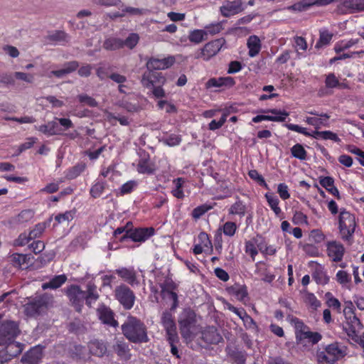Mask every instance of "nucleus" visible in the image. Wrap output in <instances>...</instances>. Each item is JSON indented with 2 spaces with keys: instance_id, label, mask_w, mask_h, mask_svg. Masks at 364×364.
Masks as SVG:
<instances>
[{
  "instance_id": "nucleus-39",
  "label": "nucleus",
  "mask_w": 364,
  "mask_h": 364,
  "mask_svg": "<svg viewBox=\"0 0 364 364\" xmlns=\"http://www.w3.org/2000/svg\"><path fill=\"white\" fill-rule=\"evenodd\" d=\"M313 138L316 139L331 140L337 143L341 141L338 134L331 131L315 130L314 131Z\"/></svg>"
},
{
  "instance_id": "nucleus-62",
  "label": "nucleus",
  "mask_w": 364,
  "mask_h": 364,
  "mask_svg": "<svg viewBox=\"0 0 364 364\" xmlns=\"http://www.w3.org/2000/svg\"><path fill=\"white\" fill-rule=\"evenodd\" d=\"M77 99L80 103L87 105L90 107H96L98 105L97 102L93 97L85 94L79 95Z\"/></svg>"
},
{
  "instance_id": "nucleus-13",
  "label": "nucleus",
  "mask_w": 364,
  "mask_h": 364,
  "mask_svg": "<svg viewBox=\"0 0 364 364\" xmlns=\"http://www.w3.org/2000/svg\"><path fill=\"white\" fill-rule=\"evenodd\" d=\"M5 350L0 353V364L11 360L12 358L20 355L23 350V345L20 342L15 341V339L5 344Z\"/></svg>"
},
{
  "instance_id": "nucleus-27",
  "label": "nucleus",
  "mask_w": 364,
  "mask_h": 364,
  "mask_svg": "<svg viewBox=\"0 0 364 364\" xmlns=\"http://www.w3.org/2000/svg\"><path fill=\"white\" fill-rule=\"evenodd\" d=\"M194 316L192 314H188L183 316L179 321L181 333L183 337L187 338L190 336L191 328L194 324Z\"/></svg>"
},
{
  "instance_id": "nucleus-36",
  "label": "nucleus",
  "mask_w": 364,
  "mask_h": 364,
  "mask_svg": "<svg viewBox=\"0 0 364 364\" xmlns=\"http://www.w3.org/2000/svg\"><path fill=\"white\" fill-rule=\"evenodd\" d=\"M336 282L343 287L350 289L351 287V275L345 270H338L335 277Z\"/></svg>"
},
{
  "instance_id": "nucleus-8",
  "label": "nucleus",
  "mask_w": 364,
  "mask_h": 364,
  "mask_svg": "<svg viewBox=\"0 0 364 364\" xmlns=\"http://www.w3.org/2000/svg\"><path fill=\"white\" fill-rule=\"evenodd\" d=\"M161 289V296L164 299L172 301L171 311H175L178 305V296L177 294L178 285L170 278H166L164 281L159 284Z\"/></svg>"
},
{
  "instance_id": "nucleus-7",
  "label": "nucleus",
  "mask_w": 364,
  "mask_h": 364,
  "mask_svg": "<svg viewBox=\"0 0 364 364\" xmlns=\"http://www.w3.org/2000/svg\"><path fill=\"white\" fill-rule=\"evenodd\" d=\"M226 41L223 38L215 39L204 45V46L195 53L196 59H203L208 61L215 56L225 46Z\"/></svg>"
},
{
  "instance_id": "nucleus-20",
  "label": "nucleus",
  "mask_w": 364,
  "mask_h": 364,
  "mask_svg": "<svg viewBox=\"0 0 364 364\" xmlns=\"http://www.w3.org/2000/svg\"><path fill=\"white\" fill-rule=\"evenodd\" d=\"M166 79L161 73H153L152 70L145 73L141 79L143 86L147 88L154 87L156 83L164 85Z\"/></svg>"
},
{
  "instance_id": "nucleus-14",
  "label": "nucleus",
  "mask_w": 364,
  "mask_h": 364,
  "mask_svg": "<svg viewBox=\"0 0 364 364\" xmlns=\"http://www.w3.org/2000/svg\"><path fill=\"white\" fill-rule=\"evenodd\" d=\"M309 267L311 269L312 278L317 284L326 285L329 282L330 277L323 265L317 262L311 261L309 262Z\"/></svg>"
},
{
  "instance_id": "nucleus-47",
  "label": "nucleus",
  "mask_w": 364,
  "mask_h": 364,
  "mask_svg": "<svg viewBox=\"0 0 364 364\" xmlns=\"http://www.w3.org/2000/svg\"><path fill=\"white\" fill-rule=\"evenodd\" d=\"M136 171L139 173L153 174L155 171V168L149 163V160L141 159L137 164Z\"/></svg>"
},
{
  "instance_id": "nucleus-16",
  "label": "nucleus",
  "mask_w": 364,
  "mask_h": 364,
  "mask_svg": "<svg viewBox=\"0 0 364 364\" xmlns=\"http://www.w3.org/2000/svg\"><path fill=\"white\" fill-rule=\"evenodd\" d=\"M345 247L340 242L332 240L326 243V253L333 262H341L345 254Z\"/></svg>"
},
{
  "instance_id": "nucleus-56",
  "label": "nucleus",
  "mask_w": 364,
  "mask_h": 364,
  "mask_svg": "<svg viewBox=\"0 0 364 364\" xmlns=\"http://www.w3.org/2000/svg\"><path fill=\"white\" fill-rule=\"evenodd\" d=\"M264 112L271 113L272 115H269L272 117H275L277 119H279L278 120H270L271 122H284L286 118L289 115V113L285 110H281L277 109H272L264 111Z\"/></svg>"
},
{
  "instance_id": "nucleus-19",
  "label": "nucleus",
  "mask_w": 364,
  "mask_h": 364,
  "mask_svg": "<svg viewBox=\"0 0 364 364\" xmlns=\"http://www.w3.org/2000/svg\"><path fill=\"white\" fill-rule=\"evenodd\" d=\"M9 263L17 269H24L28 268L33 257L30 254L14 253L8 257Z\"/></svg>"
},
{
  "instance_id": "nucleus-53",
  "label": "nucleus",
  "mask_w": 364,
  "mask_h": 364,
  "mask_svg": "<svg viewBox=\"0 0 364 364\" xmlns=\"http://www.w3.org/2000/svg\"><path fill=\"white\" fill-rule=\"evenodd\" d=\"M326 303L329 308L336 310L340 313L341 310V304L338 299L333 296L331 292H326L325 294Z\"/></svg>"
},
{
  "instance_id": "nucleus-2",
  "label": "nucleus",
  "mask_w": 364,
  "mask_h": 364,
  "mask_svg": "<svg viewBox=\"0 0 364 364\" xmlns=\"http://www.w3.org/2000/svg\"><path fill=\"white\" fill-rule=\"evenodd\" d=\"M53 305V297L48 294H42L28 299L23 305V314L28 318H37L46 314Z\"/></svg>"
},
{
  "instance_id": "nucleus-29",
  "label": "nucleus",
  "mask_w": 364,
  "mask_h": 364,
  "mask_svg": "<svg viewBox=\"0 0 364 364\" xmlns=\"http://www.w3.org/2000/svg\"><path fill=\"white\" fill-rule=\"evenodd\" d=\"M98 316L102 323L112 326H117V321L114 318L112 311L106 306H102L97 310Z\"/></svg>"
},
{
  "instance_id": "nucleus-15",
  "label": "nucleus",
  "mask_w": 364,
  "mask_h": 364,
  "mask_svg": "<svg viewBox=\"0 0 364 364\" xmlns=\"http://www.w3.org/2000/svg\"><path fill=\"white\" fill-rule=\"evenodd\" d=\"M172 311H164L161 316V323L164 326L166 336L169 337V339L171 341H174L176 338V326L173 319V314L171 313Z\"/></svg>"
},
{
  "instance_id": "nucleus-30",
  "label": "nucleus",
  "mask_w": 364,
  "mask_h": 364,
  "mask_svg": "<svg viewBox=\"0 0 364 364\" xmlns=\"http://www.w3.org/2000/svg\"><path fill=\"white\" fill-rule=\"evenodd\" d=\"M203 340L210 344H217L222 339V336L215 327H208L203 332Z\"/></svg>"
},
{
  "instance_id": "nucleus-22",
  "label": "nucleus",
  "mask_w": 364,
  "mask_h": 364,
  "mask_svg": "<svg viewBox=\"0 0 364 364\" xmlns=\"http://www.w3.org/2000/svg\"><path fill=\"white\" fill-rule=\"evenodd\" d=\"M346 322L343 326L348 336L356 337V333L362 328L363 326L360 319L355 316H350V318H346Z\"/></svg>"
},
{
  "instance_id": "nucleus-58",
  "label": "nucleus",
  "mask_w": 364,
  "mask_h": 364,
  "mask_svg": "<svg viewBox=\"0 0 364 364\" xmlns=\"http://www.w3.org/2000/svg\"><path fill=\"white\" fill-rule=\"evenodd\" d=\"M213 207L208 204H203L201 205H199L196 208H195L191 213V215L193 219L198 220L199 219L202 215H203L205 213H207L208 210H211Z\"/></svg>"
},
{
  "instance_id": "nucleus-32",
  "label": "nucleus",
  "mask_w": 364,
  "mask_h": 364,
  "mask_svg": "<svg viewBox=\"0 0 364 364\" xmlns=\"http://www.w3.org/2000/svg\"><path fill=\"white\" fill-rule=\"evenodd\" d=\"M90 353L95 356L102 357L107 353V346L102 341L94 340L89 343Z\"/></svg>"
},
{
  "instance_id": "nucleus-50",
  "label": "nucleus",
  "mask_w": 364,
  "mask_h": 364,
  "mask_svg": "<svg viewBox=\"0 0 364 364\" xmlns=\"http://www.w3.org/2000/svg\"><path fill=\"white\" fill-rule=\"evenodd\" d=\"M86 168L85 163L80 162L69 168L66 173V177L68 179H75L79 176Z\"/></svg>"
},
{
  "instance_id": "nucleus-44",
  "label": "nucleus",
  "mask_w": 364,
  "mask_h": 364,
  "mask_svg": "<svg viewBox=\"0 0 364 364\" xmlns=\"http://www.w3.org/2000/svg\"><path fill=\"white\" fill-rule=\"evenodd\" d=\"M123 46L124 41L114 37L105 39L103 43V48L107 50H115L122 48Z\"/></svg>"
},
{
  "instance_id": "nucleus-40",
  "label": "nucleus",
  "mask_w": 364,
  "mask_h": 364,
  "mask_svg": "<svg viewBox=\"0 0 364 364\" xmlns=\"http://www.w3.org/2000/svg\"><path fill=\"white\" fill-rule=\"evenodd\" d=\"M67 280L65 274L55 276L48 282L42 284L43 289H55L60 287Z\"/></svg>"
},
{
  "instance_id": "nucleus-5",
  "label": "nucleus",
  "mask_w": 364,
  "mask_h": 364,
  "mask_svg": "<svg viewBox=\"0 0 364 364\" xmlns=\"http://www.w3.org/2000/svg\"><path fill=\"white\" fill-rule=\"evenodd\" d=\"M55 120L50 121L46 124L35 126L36 129L47 135H60L63 131L73 127V123L69 118H55Z\"/></svg>"
},
{
  "instance_id": "nucleus-46",
  "label": "nucleus",
  "mask_w": 364,
  "mask_h": 364,
  "mask_svg": "<svg viewBox=\"0 0 364 364\" xmlns=\"http://www.w3.org/2000/svg\"><path fill=\"white\" fill-rule=\"evenodd\" d=\"M207 36V32H205V29H195L190 32L188 39L191 43L199 44L205 40Z\"/></svg>"
},
{
  "instance_id": "nucleus-37",
  "label": "nucleus",
  "mask_w": 364,
  "mask_h": 364,
  "mask_svg": "<svg viewBox=\"0 0 364 364\" xmlns=\"http://www.w3.org/2000/svg\"><path fill=\"white\" fill-rule=\"evenodd\" d=\"M114 350L123 360H129L131 357L128 345L124 341H117L113 346Z\"/></svg>"
},
{
  "instance_id": "nucleus-4",
  "label": "nucleus",
  "mask_w": 364,
  "mask_h": 364,
  "mask_svg": "<svg viewBox=\"0 0 364 364\" xmlns=\"http://www.w3.org/2000/svg\"><path fill=\"white\" fill-rule=\"evenodd\" d=\"M347 354V348L338 343L333 342L327 345L324 350L316 352L318 364H334Z\"/></svg>"
},
{
  "instance_id": "nucleus-28",
  "label": "nucleus",
  "mask_w": 364,
  "mask_h": 364,
  "mask_svg": "<svg viewBox=\"0 0 364 364\" xmlns=\"http://www.w3.org/2000/svg\"><path fill=\"white\" fill-rule=\"evenodd\" d=\"M255 273L260 277L261 279L264 282L271 283L275 279V276L266 267L264 263L262 262H257Z\"/></svg>"
},
{
  "instance_id": "nucleus-34",
  "label": "nucleus",
  "mask_w": 364,
  "mask_h": 364,
  "mask_svg": "<svg viewBox=\"0 0 364 364\" xmlns=\"http://www.w3.org/2000/svg\"><path fill=\"white\" fill-rule=\"evenodd\" d=\"M186 183V179L179 177L173 180V188L171 190V194L178 199H183L185 196L183 193V186Z\"/></svg>"
},
{
  "instance_id": "nucleus-60",
  "label": "nucleus",
  "mask_w": 364,
  "mask_h": 364,
  "mask_svg": "<svg viewBox=\"0 0 364 364\" xmlns=\"http://www.w3.org/2000/svg\"><path fill=\"white\" fill-rule=\"evenodd\" d=\"M34 213L31 210H22L16 218V220L19 223H27L33 219Z\"/></svg>"
},
{
  "instance_id": "nucleus-61",
  "label": "nucleus",
  "mask_w": 364,
  "mask_h": 364,
  "mask_svg": "<svg viewBox=\"0 0 364 364\" xmlns=\"http://www.w3.org/2000/svg\"><path fill=\"white\" fill-rule=\"evenodd\" d=\"M248 175L251 179L257 182L260 186H264L266 188H268V186L264 177L261 174H259L257 170L253 169L249 171Z\"/></svg>"
},
{
  "instance_id": "nucleus-23",
  "label": "nucleus",
  "mask_w": 364,
  "mask_h": 364,
  "mask_svg": "<svg viewBox=\"0 0 364 364\" xmlns=\"http://www.w3.org/2000/svg\"><path fill=\"white\" fill-rule=\"evenodd\" d=\"M235 84V81L232 77H213L209 79L205 83L206 88L211 87H231Z\"/></svg>"
},
{
  "instance_id": "nucleus-48",
  "label": "nucleus",
  "mask_w": 364,
  "mask_h": 364,
  "mask_svg": "<svg viewBox=\"0 0 364 364\" xmlns=\"http://www.w3.org/2000/svg\"><path fill=\"white\" fill-rule=\"evenodd\" d=\"M358 43V39H350V40H343L337 42L334 46V50L336 53H340L351 47L355 46Z\"/></svg>"
},
{
  "instance_id": "nucleus-49",
  "label": "nucleus",
  "mask_w": 364,
  "mask_h": 364,
  "mask_svg": "<svg viewBox=\"0 0 364 364\" xmlns=\"http://www.w3.org/2000/svg\"><path fill=\"white\" fill-rule=\"evenodd\" d=\"M343 6L353 11H364V0H345Z\"/></svg>"
},
{
  "instance_id": "nucleus-42",
  "label": "nucleus",
  "mask_w": 364,
  "mask_h": 364,
  "mask_svg": "<svg viewBox=\"0 0 364 364\" xmlns=\"http://www.w3.org/2000/svg\"><path fill=\"white\" fill-rule=\"evenodd\" d=\"M48 40L55 44H63L69 41V36L63 31H55L50 33L48 37Z\"/></svg>"
},
{
  "instance_id": "nucleus-25",
  "label": "nucleus",
  "mask_w": 364,
  "mask_h": 364,
  "mask_svg": "<svg viewBox=\"0 0 364 364\" xmlns=\"http://www.w3.org/2000/svg\"><path fill=\"white\" fill-rule=\"evenodd\" d=\"M78 67L79 63L75 60L67 62L63 65V68L51 71L48 77H51L52 75H54L58 78H61L63 76L75 71Z\"/></svg>"
},
{
  "instance_id": "nucleus-26",
  "label": "nucleus",
  "mask_w": 364,
  "mask_h": 364,
  "mask_svg": "<svg viewBox=\"0 0 364 364\" xmlns=\"http://www.w3.org/2000/svg\"><path fill=\"white\" fill-rule=\"evenodd\" d=\"M330 116L328 114L321 113L316 117H307L305 122L318 130L322 127H328V120Z\"/></svg>"
},
{
  "instance_id": "nucleus-6",
  "label": "nucleus",
  "mask_w": 364,
  "mask_h": 364,
  "mask_svg": "<svg viewBox=\"0 0 364 364\" xmlns=\"http://www.w3.org/2000/svg\"><path fill=\"white\" fill-rule=\"evenodd\" d=\"M291 322L294 326L296 339L298 343L303 344L304 341L307 339L314 345L322 339L321 333L309 331L308 326L299 318L296 317L292 318Z\"/></svg>"
},
{
  "instance_id": "nucleus-10",
  "label": "nucleus",
  "mask_w": 364,
  "mask_h": 364,
  "mask_svg": "<svg viewBox=\"0 0 364 364\" xmlns=\"http://www.w3.org/2000/svg\"><path fill=\"white\" fill-rule=\"evenodd\" d=\"M65 294L68 296L70 303L80 312L84 305L85 291L77 284H71L65 289Z\"/></svg>"
},
{
  "instance_id": "nucleus-59",
  "label": "nucleus",
  "mask_w": 364,
  "mask_h": 364,
  "mask_svg": "<svg viewBox=\"0 0 364 364\" xmlns=\"http://www.w3.org/2000/svg\"><path fill=\"white\" fill-rule=\"evenodd\" d=\"M75 213H76V210L75 209L68 210L63 213H59V214L56 215L55 216V220L58 223H63L65 221H70L74 218Z\"/></svg>"
},
{
  "instance_id": "nucleus-54",
  "label": "nucleus",
  "mask_w": 364,
  "mask_h": 364,
  "mask_svg": "<svg viewBox=\"0 0 364 364\" xmlns=\"http://www.w3.org/2000/svg\"><path fill=\"white\" fill-rule=\"evenodd\" d=\"M319 39L316 42V48L327 46L332 40L333 34L327 30L320 31Z\"/></svg>"
},
{
  "instance_id": "nucleus-57",
  "label": "nucleus",
  "mask_w": 364,
  "mask_h": 364,
  "mask_svg": "<svg viewBox=\"0 0 364 364\" xmlns=\"http://www.w3.org/2000/svg\"><path fill=\"white\" fill-rule=\"evenodd\" d=\"M237 230V225L236 223L230 221L225 223L222 228L223 234L230 237H232L235 235Z\"/></svg>"
},
{
  "instance_id": "nucleus-12",
  "label": "nucleus",
  "mask_w": 364,
  "mask_h": 364,
  "mask_svg": "<svg viewBox=\"0 0 364 364\" xmlns=\"http://www.w3.org/2000/svg\"><path fill=\"white\" fill-rule=\"evenodd\" d=\"M155 230L154 228H139L133 230H127L121 238L120 241L122 242L127 238L131 239L133 242H144L149 237L154 235Z\"/></svg>"
},
{
  "instance_id": "nucleus-64",
  "label": "nucleus",
  "mask_w": 364,
  "mask_h": 364,
  "mask_svg": "<svg viewBox=\"0 0 364 364\" xmlns=\"http://www.w3.org/2000/svg\"><path fill=\"white\" fill-rule=\"evenodd\" d=\"M136 186L137 183L135 181H127L120 187V195L123 196L132 193Z\"/></svg>"
},
{
  "instance_id": "nucleus-35",
  "label": "nucleus",
  "mask_w": 364,
  "mask_h": 364,
  "mask_svg": "<svg viewBox=\"0 0 364 364\" xmlns=\"http://www.w3.org/2000/svg\"><path fill=\"white\" fill-rule=\"evenodd\" d=\"M258 240L257 237H253L250 240H247L245 242V253L249 255L252 261H255V257L258 254L257 247H261L259 244H257Z\"/></svg>"
},
{
  "instance_id": "nucleus-33",
  "label": "nucleus",
  "mask_w": 364,
  "mask_h": 364,
  "mask_svg": "<svg viewBox=\"0 0 364 364\" xmlns=\"http://www.w3.org/2000/svg\"><path fill=\"white\" fill-rule=\"evenodd\" d=\"M336 0H313L311 3H306L305 1L298 2L291 6L293 10L304 11L308 9L309 6L316 4L318 6H326Z\"/></svg>"
},
{
  "instance_id": "nucleus-45",
  "label": "nucleus",
  "mask_w": 364,
  "mask_h": 364,
  "mask_svg": "<svg viewBox=\"0 0 364 364\" xmlns=\"http://www.w3.org/2000/svg\"><path fill=\"white\" fill-rule=\"evenodd\" d=\"M105 181H101L99 178H97L95 181L94 184L91 186L90 191V196L94 198L100 197L105 189Z\"/></svg>"
},
{
  "instance_id": "nucleus-17",
  "label": "nucleus",
  "mask_w": 364,
  "mask_h": 364,
  "mask_svg": "<svg viewBox=\"0 0 364 364\" xmlns=\"http://www.w3.org/2000/svg\"><path fill=\"white\" fill-rule=\"evenodd\" d=\"M175 62L176 58L173 55L162 59L151 58L146 63V68L149 70H165L171 67Z\"/></svg>"
},
{
  "instance_id": "nucleus-51",
  "label": "nucleus",
  "mask_w": 364,
  "mask_h": 364,
  "mask_svg": "<svg viewBox=\"0 0 364 364\" xmlns=\"http://www.w3.org/2000/svg\"><path fill=\"white\" fill-rule=\"evenodd\" d=\"M181 136L176 134H170L162 137L161 141L168 146H175L181 144Z\"/></svg>"
},
{
  "instance_id": "nucleus-38",
  "label": "nucleus",
  "mask_w": 364,
  "mask_h": 364,
  "mask_svg": "<svg viewBox=\"0 0 364 364\" xmlns=\"http://www.w3.org/2000/svg\"><path fill=\"white\" fill-rule=\"evenodd\" d=\"M43 349L39 346L32 348L24 355L25 359L31 364L37 363L42 358Z\"/></svg>"
},
{
  "instance_id": "nucleus-21",
  "label": "nucleus",
  "mask_w": 364,
  "mask_h": 364,
  "mask_svg": "<svg viewBox=\"0 0 364 364\" xmlns=\"http://www.w3.org/2000/svg\"><path fill=\"white\" fill-rule=\"evenodd\" d=\"M221 14L225 17H230L243 11L241 0L228 1L220 7Z\"/></svg>"
},
{
  "instance_id": "nucleus-11",
  "label": "nucleus",
  "mask_w": 364,
  "mask_h": 364,
  "mask_svg": "<svg viewBox=\"0 0 364 364\" xmlns=\"http://www.w3.org/2000/svg\"><path fill=\"white\" fill-rule=\"evenodd\" d=\"M19 333L18 325L13 321H4L0 325V346L11 342L16 338Z\"/></svg>"
},
{
  "instance_id": "nucleus-41",
  "label": "nucleus",
  "mask_w": 364,
  "mask_h": 364,
  "mask_svg": "<svg viewBox=\"0 0 364 364\" xmlns=\"http://www.w3.org/2000/svg\"><path fill=\"white\" fill-rule=\"evenodd\" d=\"M99 299V294L97 287L94 283L89 282L87 285V291H85L86 304L90 306L92 302L96 301Z\"/></svg>"
},
{
  "instance_id": "nucleus-18",
  "label": "nucleus",
  "mask_w": 364,
  "mask_h": 364,
  "mask_svg": "<svg viewBox=\"0 0 364 364\" xmlns=\"http://www.w3.org/2000/svg\"><path fill=\"white\" fill-rule=\"evenodd\" d=\"M116 274L125 282L132 287L139 286L138 274L133 267H121L115 270Z\"/></svg>"
},
{
  "instance_id": "nucleus-52",
  "label": "nucleus",
  "mask_w": 364,
  "mask_h": 364,
  "mask_svg": "<svg viewBox=\"0 0 364 364\" xmlns=\"http://www.w3.org/2000/svg\"><path fill=\"white\" fill-rule=\"evenodd\" d=\"M291 154L293 157L301 161H305L307 158V152L300 144H296L291 148Z\"/></svg>"
},
{
  "instance_id": "nucleus-55",
  "label": "nucleus",
  "mask_w": 364,
  "mask_h": 364,
  "mask_svg": "<svg viewBox=\"0 0 364 364\" xmlns=\"http://www.w3.org/2000/svg\"><path fill=\"white\" fill-rule=\"evenodd\" d=\"M291 220L296 225H309L307 215L299 210L294 211Z\"/></svg>"
},
{
  "instance_id": "nucleus-3",
  "label": "nucleus",
  "mask_w": 364,
  "mask_h": 364,
  "mask_svg": "<svg viewBox=\"0 0 364 364\" xmlns=\"http://www.w3.org/2000/svg\"><path fill=\"white\" fill-rule=\"evenodd\" d=\"M356 226L355 216L345 208H341L338 215V230L341 238L344 242L349 244L353 242Z\"/></svg>"
},
{
  "instance_id": "nucleus-31",
  "label": "nucleus",
  "mask_w": 364,
  "mask_h": 364,
  "mask_svg": "<svg viewBox=\"0 0 364 364\" xmlns=\"http://www.w3.org/2000/svg\"><path fill=\"white\" fill-rule=\"evenodd\" d=\"M249 49L248 55L250 57H255L259 54L261 50V41L258 36L255 35L250 36L247 42Z\"/></svg>"
},
{
  "instance_id": "nucleus-1",
  "label": "nucleus",
  "mask_w": 364,
  "mask_h": 364,
  "mask_svg": "<svg viewBox=\"0 0 364 364\" xmlns=\"http://www.w3.org/2000/svg\"><path fill=\"white\" fill-rule=\"evenodd\" d=\"M122 331L126 338L134 343H146L149 340L145 324L132 316H128L122 325Z\"/></svg>"
},
{
  "instance_id": "nucleus-63",
  "label": "nucleus",
  "mask_w": 364,
  "mask_h": 364,
  "mask_svg": "<svg viewBox=\"0 0 364 364\" xmlns=\"http://www.w3.org/2000/svg\"><path fill=\"white\" fill-rule=\"evenodd\" d=\"M139 40V36L137 33H132L129 35V36L124 41V46L127 48L132 49L134 48L138 43Z\"/></svg>"
},
{
  "instance_id": "nucleus-24",
  "label": "nucleus",
  "mask_w": 364,
  "mask_h": 364,
  "mask_svg": "<svg viewBox=\"0 0 364 364\" xmlns=\"http://www.w3.org/2000/svg\"><path fill=\"white\" fill-rule=\"evenodd\" d=\"M264 197L267 200L268 205L274 212L275 216L281 220L283 219L284 218V213L282 212V208L279 207V198L272 193H266Z\"/></svg>"
},
{
  "instance_id": "nucleus-9",
  "label": "nucleus",
  "mask_w": 364,
  "mask_h": 364,
  "mask_svg": "<svg viewBox=\"0 0 364 364\" xmlns=\"http://www.w3.org/2000/svg\"><path fill=\"white\" fill-rule=\"evenodd\" d=\"M114 297L126 310H129L134 306L136 299L134 291L124 284L115 288Z\"/></svg>"
},
{
  "instance_id": "nucleus-43",
  "label": "nucleus",
  "mask_w": 364,
  "mask_h": 364,
  "mask_svg": "<svg viewBox=\"0 0 364 364\" xmlns=\"http://www.w3.org/2000/svg\"><path fill=\"white\" fill-rule=\"evenodd\" d=\"M246 205L237 197V200L230 206L228 212L230 215H237L240 217H243L246 213Z\"/></svg>"
}]
</instances>
